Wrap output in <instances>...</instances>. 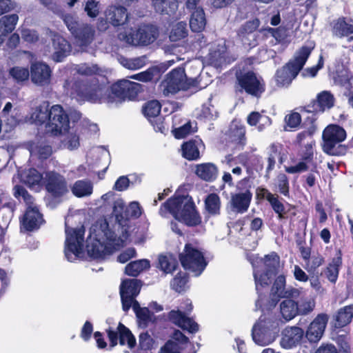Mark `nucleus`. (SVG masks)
Returning <instances> with one entry per match:
<instances>
[{
    "mask_svg": "<svg viewBox=\"0 0 353 353\" xmlns=\"http://www.w3.org/2000/svg\"><path fill=\"white\" fill-rule=\"evenodd\" d=\"M96 73L94 67L79 66L76 73L65 80L64 90L78 101L99 103L111 101L110 97H105V87L99 83L97 78L92 77Z\"/></svg>",
    "mask_w": 353,
    "mask_h": 353,
    "instance_id": "obj_1",
    "label": "nucleus"
},
{
    "mask_svg": "<svg viewBox=\"0 0 353 353\" xmlns=\"http://www.w3.org/2000/svg\"><path fill=\"white\" fill-rule=\"evenodd\" d=\"M32 117L37 124H44L46 132L51 135H60L70 129L68 114L61 105L50 107L49 101H44L36 108Z\"/></svg>",
    "mask_w": 353,
    "mask_h": 353,
    "instance_id": "obj_2",
    "label": "nucleus"
},
{
    "mask_svg": "<svg viewBox=\"0 0 353 353\" xmlns=\"http://www.w3.org/2000/svg\"><path fill=\"white\" fill-rule=\"evenodd\" d=\"M164 208L178 221L188 227L199 225L202 221L192 196L175 193L164 202Z\"/></svg>",
    "mask_w": 353,
    "mask_h": 353,
    "instance_id": "obj_3",
    "label": "nucleus"
},
{
    "mask_svg": "<svg viewBox=\"0 0 353 353\" xmlns=\"http://www.w3.org/2000/svg\"><path fill=\"white\" fill-rule=\"evenodd\" d=\"M347 137L345 129L337 124L327 125L322 133V150L330 156H343L347 151V147L341 143Z\"/></svg>",
    "mask_w": 353,
    "mask_h": 353,
    "instance_id": "obj_4",
    "label": "nucleus"
},
{
    "mask_svg": "<svg viewBox=\"0 0 353 353\" xmlns=\"http://www.w3.org/2000/svg\"><path fill=\"white\" fill-rule=\"evenodd\" d=\"M278 319L272 314H263L259 323L254 324L252 330V336L254 343L261 346L268 345L279 336Z\"/></svg>",
    "mask_w": 353,
    "mask_h": 353,
    "instance_id": "obj_5",
    "label": "nucleus"
},
{
    "mask_svg": "<svg viewBox=\"0 0 353 353\" xmlns=\"http://www.w3.org/2000/svg\"><path fill=\"white\" fill-rule=\"evenodd\" d=\"M198 81L194 78H188L183 68H176L170 71L161 82L163 92L174 94L181 90L186 91L196 87Z\"/></svg>",
    "mask_w": 353,
    "mask_h": 353,
    "instance_id": "obj_6",
    "label": "nucleus"
},
{
    "mask_svg": "<svg viewBox=\"0 0 353 353\" xmlns=\"http://www.w3.org/2000/svg\"><path fill=\"white\" fill-rule=\"evenodd\" d=\"M179 259L183 268L194 273L195 276H199L208 264L204 254L190 243L185 244Z\"/></svg>",
    "mask_w": 353,
    "mask_h": 353,
    "instance_id": "obj_7",
    "label": "nucleus"
},
{
    "mask_svg": "<svg viewBox=\"0 0 353 353\" xmlns=\"http://www.w3.org/2000/svg\"><path fill=\"white\" fill-rule=\"evenodd\" d=\"M256 198L260 201H267L276 214L277 219L281 222H285L288 219L292 220L296 215L295 205L288 203V208H286L279 199V195L272 194L265 188L258 187L256 188Z\"/></svg>",
    "mask_w": 353,
    "mask_h": 353,
    "instance_id": "obj_8",
    "label": "nucleus"
},
{
    "mask_svg": "<svg viewBox=\"0 0 353 353\" xmlns=\"http://www.w3.org/2000/svg\"><path fill=\"white\" fill-rule=\"evenodd\" d=\"M236 87L239 92L254 97H260L265 91V84L261 78H259L252 70L239 71L236 73Z\"/></svg>",
    "mask_w": 353,
    "mask_h": 353,
    "instance_id": "obj_9",
    "label": "nucleus"
},
{
    "mask_svg": "<svg viewBox=\"0 0 353 353\" xmlns=\"http://www.w3.org/2000/svg\"><path fill=\"white\" fill-rule=\"evenodd\" d=\"M106 97H110L111 101L114 100L124 101L126 99L133 100L137 98L138 94L142 91V85L136 82L127 79H121L113 83L110 89H107Z\"/></svg>",
    "mask_w": 353,
    "mask_h": 353,
    "instance_id": "obj_10",
    "label": "nucleus"
},
{
    "mask_svg": "<svg viewBox=\"0 0 353 353\" xmlns=\"http://www.w3.org/2000/svg\"><path fill=\"white\" fill-rule=\"evenodd\" d=\"M85 228L65 229L64 253L68 261H72L83 252Z\"/></svg>",
    "mask_w": 353,
    "mask_h": 353,
    "instance_id": "obj_11",
    "label": "nucleus"
},
{
    "mask_svg": "<svg viewBox=\"0 0 353 353\" xmlns=\"http://www.w3.org/2000/svg\"><path fill=\"white\" fill-rule=\"evenodd\" d=\"M105 331L110 343V349L118 344L121 346L127 345L130 349H133L137 345L135 336L122 322H119L116 328L109 326Z\"/></svg>",
    "mask_w": 353,
    "mask_h": 353,
    "instance_id": "obj_12",
    "label": "nucleus"
},
{
    "mask_svg": "<svg viewBox=\"0 0 353 353\" xmlns=\"http://www.w3.org/2000/svg\"><path fill=\"white\" fill-rule=\"evenodd\" d=\"M301 291L293 287L286 288V279L283 274L279 275L274 280L271 288L268 309L274 307L282 298H299Z\"/></svg>",
    "mask_w": 353,
    "mask_h": 353,
    "instance_id": "obj_13",
    "label": "nucleus"
},
{
    "mask_svg": "<svg viewBox=\"0 0 353 353\" xmlns=\"http://www.w3.org/2000/svg\"><path fill=\"white\" fill-rule=\"evenodd\" d=\"M159 35V31L155 26L143 24L136 30L125 35L126 42L133 46H148L153 43Z\"/></svg>",
    "mask_w": 353,
    "mask_h": 353,
    "instance_id": "obj_14",
    "label": "nucleus"
},
{
    "mask_svg": "<svg viewBox=\"0 0 353 353\" xmlns=\"http://www.w3.org/2000/svg\"><path fill=\"white\" fill-rule=\"evenodd\" d=\"M43 183L46 192L53 199H59L69 192L65 176L54 171L46 173Z\"/></svg>",
    "mask_w": 353,
    "mask_h": 353,
    "instance_id": "obj_15",
    "label": "nucleus"
},
{
    "mask_svg": "<svg viewBox=\"0 0 353 353\" xmlns=\"http://www.w3.org/2000/svg\"><path fill=\"white\" fill-rule=\"evenodd\" d=\"M46 223L43 214L34 204L27 205L23 216L20 219V228L27 232L38 230Z\"/></svg>",
    "mask_w": 353,
    "mask_h": 353,
    "instance_id": "obj_16",
    "label": "nucleus"
},
{
    "mask_svg": "<svg viewBox=\"0 0 353 353\" xmlns=\"http://www.w3.org/2000/svg\"><path fill=\"white\" fill-rule=\"evenodd\" d=\"M335 98L330 91L323 90L318 93L316 99L301 108V110L313 114L323 113L334 106Z\"/></svg>",
    "mask_w": 353,
    "mask_h": 353,
    "instance_id": "obj_17",
    "label": "nucleus"
},
{
    "mask_svg": "<svg viewBox=\"0 0 353 353\" xmlns=\"http://www.w3.org/2000/svg\"><path fill=\"white\" fill-rule=\"evenodd\" d=\"M52 70L46 63L34 62L30 66L32 82L38 86H46L50 83Z\"/></svg>",
    "mask_w": 353,
    "mask_h": 353,
    "instance_id": "obj_18",
    "label": "nucleus"
},
{
    "mask_svg": "<svg viewBox=\"0 0 353 353\" xmlns=\"http://www.w3.org/2000/svg\"><path fill=\"white\" fill-rule=\"evenodd\" d=\"M328 319L327 314L321 313L310 323L305 332V337L310 343H316L321 339Z\"/></svg>",
    "mask_w": 353,
    "mask_h": 353,
    "instance_id": "obj_19",
    "label": "nucleus"
},
{
    "mask_svg": "<svg viewBox=\"0 0 353 353\" xmlns=\"http://www.w3.org/2000/svg\"><path fill=\"white\" fill-rule=\"evenodd\" d=\"M314 141H312L305 145L301 154V161L295 165L286 167L285 171L289 174L301 173L307 171L309 169L307 163H312L314 160Z\"/></svg>",
    "mask_w": 353,
    "mask_h": 353,
    "instance_id": "obj_20",
    "label": "nucleus"
},
{
    "mask_svg": "<svg viewBox=\"0 0 353 353\" xmlns=\"http://www.w3.org/2000/svg\"><path fill=\"white\" fill-rule=\"evenodd\" d=\"M168 318L172 323L186 330L189 333L194 334L199 330V326L192 318L185 315L183 312L179 310H172L168 312Z\"/></svg>",
    "mask_w": 353,
    "mask_h": 353,
    "instance_id": "obj_21",
    "label": "nucleus"
},
{
    "mask_svg": "<svg viewBox=\"0 0 353 353\" xmlns=\"http://www.w3.org/2000/svg\"><path fill=\"white\" fill-rule=\"evenodd\" d=\"M252 199V192L246 189L244 192L231 193L229 204L233 212L243 214L248 211Z\"/></svg>",
    "mask_w": 353,
    "mask_h": 353,
    "instance_id": "obj_22",
    "label": "nucleus"
},
{
    "mask_svg": "<svg viewBox=\"0 0 353 353\" xmlns=\"http://www.w3.org/2000/svg\"><path fill=\"white\" fill-rule=\"evenodd\" d=\"M161 109V105L157 100H151L143 105L142 111L144 116L152 123L154 129L163 132V123L162 121H158L161 119L159 117Z\"/></svg>",
    "mask_w": 353,
    "mask_h": 353,
    "instance_id": "obj_23",
    "label": "nucleus"
},
{
    "mask_svg": "<svg viewBox=\"0 0 353 353\" xmlns=\"http://www.w3.org/2000/svg\"><path fill=\"white\" fill-rule=\"evenodd\" d=\"M299 72L292 63L288 61L275 72L274 79L276 85L279 88L288 87Z\"/></svg>",
    "mask_w": 353,
    "mask_h": 353,
    "instance_id": "obj_24",
    "label": "nucleus"
},
{
    "mask_svg": "<svg viewBox=\"0 0 353 353\" xmlns=\"http://www.w3.org/2000/svg\"><path fill=\"white\" fill-rule=\"evenodd\" d=\"M53 48L52 59L55 62H61L70 54L71 45L69 41L59 34H54L52 38Z\"/></svg>",
    "mask_w": 353,
    "mask_h": 353,
    "instance_id": "obj_25",
    "label": "nucleus"
},
{
    "mask_svg": "<svg viewBox=\"0 0 353 353\" xmlns=\"http://www.w3.org/2000/svg\"><path fill=\"white\" fill-rule=\"evenodd\" d=\"M304 336V330L296 326L288 327L283 332L282 343L288 347L296 346Z\"/></svg>",
    "mask_w": 353,
    "mask_h": 353,
    "instance_id": "obj_26",
    "label": "nucleus"
},
{
    "mask_svg": "<svg viewBox=\"0 0 353 353\" xmlns=\"http://www.w3.org/2000/svg\"><path fill=\"white\" fill-rule=\"evenodd\" d=\"M195 174L206 182L214 181L218 176V168L212 163H203L196 165Z\"/></svg>",
    "mask_w": 353,
    "mask_h": 353,
    "instance_id": "obj_27",
    "label": "nucleus"
},
{
    "mask_svg": "<svg viewBox=\"0 0 353 353\" xmlns=\"http://www.w3.org/2000/svg\"><path fill=\"white\" fill-rule=\"evenodd\" d=\"M72 36L81 43V46H88L94 39L95 30L88 23H81Z\"/></svg>",
    "mask_w": 353,
    "mask_h": 353,
    "instance_id": "obj_28",
    "label": "nucleus"
},
{
    "mask_svg": "<svg viewBox=\"0 0 353 353\" xmlns=\"http://www.w3.org/2000/svg\"><path fill=\"white\" fill-rule=\"evenodd\" d=\"M88 254L94 259H103L111 253V248L99 239H94L87 245Z\"/></svg>",
    "mask_w": 353,
    "mask_h": 353,
    "instance_id": "obj_29",
    "label": "nucleus"
},
{
    "mask_svg": "<svg viewBox=\"0 0 353 353\" xmlns=\"http://www.w3.org/2000/svg\"><path fill=\"white\" fill-rule=\"evenodd\" d=\"M18 20L17 14L4 15L0 18V46L3 43L4 37L15 29Z\"/></svg>",
    "mask_w": 353,
    "mask_h": 353,
    "instance_id": "obj_30",
    "label": "nucleus"
},
{
    "mask_svg": "<svg viewBox=\"0 0 353 353\" xmlns=\"http://www.w3.org/2000/svg\"><path fill=\"white\" fill-rule=\"evenodd\" d=\"M280 303V313L286 321H290L298 315L297 301L299 298H283Z\"/></svg>",
    "mask_w": 353,
    "mask_h": 353,
    "instance_id": "obj_31",
    "label": "nucleus"
},
{
    "mask_svg": "<svg viewBox=\"0 0 353 353\" xmlns=\"http://www.w3.org/2000/svg\"><path fill=\"white\" fill-rule=\"evenodd\" d=\"M107 19L114 27L125 24L128 19L127 9L123 6H114L110 9L106 15Z\"/></svg>",
    "mask_w": 353,
    "mask_h": 353,
    "instance_id": "obj_32",
    "label": "nucleus"
},
{
    "mask_svg": "<svg viewBox=\"0 0 353 353\" xmlns=\"http://www.w3.org/2000/svg\"><path fill=\"white\" fill-rule=\"evenodd\" d=\"M157 12L167 14L170 17L174 15L179 8L177 0H151Z\"/></svg>",
    "mask_w": 353,
    "mask_h": 353,
    "instance_id": "obj_33",
    "label": "nucleus"
},
{
    "mask_svg": "<svg viewBox=\"0 0 353 353\" xmlns=\"http://www.w3.org/2000/svg\"><path fill=\"white\" fill-rule=\"evenodd\" d=\"M259 26L260 20L258 18L245 21L237 30L238 37L243 43L246 44L249 37L253 34ZM248 44L251 45L250 43H248Z\"/></svg>",
    "mask_w": 353,
    "mask_h": 353,
    "instance_id": "obj_34",
    "label": "nucleus"
},
{
    "mask_svg": "<svg viewBox=\"0 0 353 353\" xmlns=\"http://www.w3.org/2000/svg\"><path fill=\"white\" fill-rule=\"evenodd\" d=\"M342 265L341 252L339 251L336 256L332 258L324 270L325 277L332 283H335L339 277L340 268Z\"/></svg>",
    "mask_w": 353,
    "mask_h": 353,
    "instance_id": "obj_35",
    "label": "nucleus"
},
{
    "mask_svg": "<svg viewBox=\"0 0 353 353\" xmlns=\"http://www.w3.org/2000/svg\"><path fill=\"white\" fill-rule=\"evenodd\" d=\"M353 318V304L346 305L338 310L334 315V326L336 328H342L349 324Z\"/></svg>",
    "mask_w": 353,
    "mask_h": 353,
    "instance_id": "obj_36",
    "label": "nucleus"
},
{
    "mask_svg": "<svg viewBox=\"0 0 353 353\" xmlns=\"http://www.w3.org/2000/svg\"><path fill=\"white\" fill-rule=\"evenodd\" d=\"M181 155L188 161H197L201 158L200 151L197 141L190 139L181 145Z\"/></svg>",
    "mask_w": 353,
    "mask_h": 353,
    "instance_id": "obj_37",
    "label": "nucleus"
},
{
    "mask_svg": "<svg viewBox=\"0 0 353 353\" xmlns=\"http://www.w3.org/2000/svg\"><path fill=\"white\" fill-rule=\"evenodd\" d=\"M207 20L203 8L192 11L190 18V28L192 32H203Z\"/></svg>",
    "mask_w": 353,
    "mask_h": 353,
    "instance_id": "obj_38",
    "label": "nucleus"
},
{
    "mask_svg": "<svg viewBox=\"0 0 353 353\" xmlns=\"http://www.w3.org/2000/svg\"><path fill=\"white\" fill-rule=\"evenodd\" d=\"M314 46V42H311L310 46H303L298 50L294 60H290L289 62H292L298 71H301L303 68Z\"/></svg>",
    "mask_w": 353,
    "mask_h": 353,
    "instance_id": "obj_39",
    "label": "nucleus"
},
{
    "mask_svg": "<svg viewBox=\"0 0 353 353\" xmlns=\"http://www.w3.org/2000/svg\"><path fill=\"white\" fill-rule=\"evenodd\" d=\"M332 31L339 37H347L353 34V24L347 23L345 17H341L334 22Z\"/></svg>",
    "mask_w": 353,
    "mask_h": 353,
    "instance_id": "obj_40",
    "label": "nucleus"
},
{
    "mask_svg": "<svg viewBox=\"0 0 353 353\" xmlns=\"http://www.w3.org/2000/svg\"><path fill=\"white\" fill-rule=\"evenodd\" d=\"M113 214L118 223L123 226L127 225L128 222L132 219L128 210V206L122 201L114 203Z\"/></svg>",
    "mask_w": 353,
    "mask_h": 353,
    "instance_id": "obj_41",
    "label": "nucleus"
},
{
    "mask_svg": "<svg viewBox=\"0 0 353 353\" xmlns=\"http://www.w3.org/2000/svg\"><path fill=\"white\" fill-rule=\"evenodd\" d=\"M150 261L148 259H140L131 261L125 268V273L130 276L136 277L142 271L150 268Z\"/></svg>",
    "mask_w": 353,
    "mask_h": 353,
    "instance_id": "obj_42",
    "label": "nucleus"
},
{
    "mask_svg": "<svg viewBox=\"0 0 353 353\" xmlns=\"http://www.w3.org/2000/svg\"><path fill=\"white\" fill-rule=\"evenodd\" d=\"M205 208L211 216H217L221 213V199L216 193L209 194L205 201Z\"/></svg>",
    "mask_w": 353,
    "mask_h": 353,
    "instance_id": "obj_43",
    "label": "nucleus"
},
{
    "mask_svg": "<svg viewBox=\"0 0 353 353\" xmlns=\"http://www.w3.org/2000/svg\"><path fill=\"white\" fill-rule=\"evenodd\" d=\"M92 185L90 181L78 180L72 185L71 190L72 194L78 198L90 195L92 193Z\"/></svg>",
    "mask_w": 353,
    "mask_h": 353,
    "instance_id": "obj_44",
    "label": "nucleus"
},
{
    "mask_svg": "<svg viewBox=\"0 0 353 353\" xmlns=\"http://www.w3.org/2000/svg\"><path fill=\"white\" fill-rule=\"evenodd\" d=\"M263 264L265 266L264 271L276 275L279 268L280 257L276 252H272L270 254L265 255Z\"/></svg>",
    "mask_w": 353,
    "mask_h": 353,
    "instance_id": "obj_45",
    "label": "nucleus"
},
{
    "mask_svg": "<svg viewBox=\"0 0 353 353\" xmlns=\"http://www.w3.org/2000/svg\"><path fill=\"white\" fill-rule=\"evenodd\" d=\"M141 282L136 279H127L122 281L120 290H123L124 294L137 296L141 290Z\"/></svg>",
    "mask_w": 353,
    "mask_h": 353,
    "instance_id": "obj_46",
    "label": "nucleus"
},
{
    "mask_svg": "<svg viewBox=\"0 0 353 353\" xmlns=\"http://www.w3.org/2000/svg\"><path fill=\"white\" fill-rule=\"evenodd\" d=\"M187 23L179 21L172 26L169 38L171 41H179L188 36Z\"/></svg>",
    "mask_w": 353,
    "mask_h": 353,
    "instance_id": "obj_47",
    "label": "nucleus"
},
{
    "mask_svg": "<svg viewBox=\"0 0 353 353\" xmlns=\"http://www.w3.org/2000/svg\"><path fill=\"white\" fill-rule=\"evenodd\" d=\"M301 294H302L301 292ZM297 301L298 315H305L313 311L315 307V301L311 298L300 294Z\"/></svg>",
    "mask_w": 353,
    "mask_h": 353,
    "instance_id": "obj_48",
    "label": "nucleus"
},
{
    "mask_svg": "<svg viewBox=\"0 0 353 353\" xmlns=\"http://www.w3.org/2000/svg\"><path fill=\"white\" fill-rule=\"evenodd\" d=\"M240 159L244 161L256 172H261L263 169L262 157L257 154H242L239 155Z\"/></svg>",
    "mask_w": 353,
    "mask_h": 353,
    "instance_id": "obj_49",
    "label": "nucleus"
},
{
    "mask_svg": "<svg viewBox=\"0 0 353 353\" xmlns=\"http://www.w3.org/2000/svg\"><path fill=\"white\" fill-rule=\"evenodd\" d=\"M42 180V174L35 168H30L25 172L23 176L22 181L29 188H33L39 185Z\"/></svg>",
    "mask_w": 353,
    "mask_h": 353,
    "instance_id": "obj_50",
    "label": "nucleus"
},
{
    "mask_svg": "<svg viewBox=\"0 0 353 353\" xmlns=\"http://www.w3.org/2000/svg\"><path fill=\"white\" fill-rule=\"evenodd\" d=\"M284 121L285 130H294L300 127L302 118L299 112H292L285 117Z\"/></svg>",
    "mask_w": 353,
    "mask_h": 353,
    "instance_id": "obj_51",
    "label": "nucleus"
},
{
    "mask_svg": "<svg viewBox=\"0 0 353 353\" xmlns=\"http://www.w3.org/2000/svg\"><path fill=\"white\" fill-rule=\"evenodd\" d=\"M13 195L17 199L21 197L27 205L34 204V198L21 185H15L14 186Z\"/></svg>",
    "mask_w": 353,
    "mask_h": 353,
    "instance_id": "obj_52",
    "label": "nucleus"
},
{
    "mask_svg": "<svg viewBox=\"0 0 353 353\" xmlns=\"http://www.w3.org/2000/svg\"><path fill=\"white\" fill-rule=\"evenodd\" d=\"M176 261L167 256L161 255L159 257V268L165 273H171L176 270Z\"/></svg>",
    "mask_w": 353,
    "mask_h": 353,
    "instance_id": "obj_53",
    "label": "nucleus"
},
{
    "mask_svg": "<svg viewBox=\"0 0 353 353\" xmlns=\"http://www.w3.org/2000/svg\"><path fill=\"white\" fill-rule=\"evenodd\" d=\"M276 186L281 194L288 198L290 197L289 179L285 174L281 173L277 176Z\"/></svg>",
    "mask_w": 353,
    "mask_h": 353,
    "instance_id": "obj_54",
    "label": "nucleus"
},
{
    "mask_svg": "<svg viewBox=\"0 0 353 353\" xmlns=\"http://www.w3.org/2000/svg\"><path fill=\"white\" fill-rule=\"evenodd\" d=\"M245 128L243 125H234L231 128V133L234 137H236L235 141L242 146H244L246 143L245 138Z\"/></svg>",
    "mask_w": 353,
    "mask_h": 353,
    "instance_id": "obj_55",
    "label": "nucleus"
},
{
    "mask_svg": "<svg viewBox=\"0 0 353 353\" xmlns=\"http://www.w3.org/2000/svg\"><path fill=\"white\" fill-rule=\"evenodd\" d=\"M283 145L281 143H273L270 145L268 157H277L279 163L283 164L285 159V154L283 152Z\"/></svg>",
    "mask_w": 353,
    "mask_h": 353,
    "instance_id": "obj_56",
    "label": "nucleus"
},
{
    "mask_svg": "<svg viewBox=\"0 0 353 353\" xmlns=\"http://www.w3.org/2000/svg\"><path fill=\"white\" fill-rule=\"evenodd\" d=\"M275 274H274L268 273V272L264 271L259 276L258 274L256 272H254V278L256 284V290L257 291L259 290V285L262 288L265 286H268L271 283L272 277Z\"/></svg>",
    "mask_w": 353,
    "mask_h": 353,
    "instance_id": "obj_57",
    "label": "nucleus"
},
{
    "mask_svg": "<svg viewBox=\"0 0 353 353\" xmlns=\"http://www.w3.org/2000/svg\"><path fill=\"white\" fill-rule=\"evenodd\" d=\"M62 19L72 34L79 28L82 23H79L74 15L67 13L62 14Z\"/></svg>",
    "mask_w": 353,
    "mask_h": 353,
    "instance_id": "obj_58",
    "label": "nucleus"
},
{
    "mask_svg": "<svg viewBox=\"0 0 353 353\" xmlns=\"http://www.w3.org/2000/svg\"><path fill=\"white\" fill-rule=\"evenodd\" d=\"M10 74L17 81H24L30 76V70L25 68L13 67L10 69Z\"/></svg>",
    "mask_w": 353,
    "mask_h": 353,
    "instance_id": "obj_59",
    "label": "nucleus"
},
{
    "mask_svg": "<svg viewBox=\"0 0 353 353\" xmlns=\"http://www.w3.org/2000/svg\"><path fill=\"white\" fill-rule=\"evenodd\" d=\"M154 344V340L148 332H142L139 336V348L144 351L150 350Z\"/></svg>",
    "mask_w": 353,
    "mask_h": 353,
    "instance_id": "obj_60",
    "label": "nucleus"
},
{
    "mask_svg": "<svg viewBox=\"0 0 353 353\" xmlns=\"http://www.w3.org/2000/svg\"><path fill=\"white\" fill-rule=\"evenodd\" d=\"M151 312L148 307L140 309L136 314L139 324L146 327L151 321Z\"/></svg>",
    "mask_w": 353,
    "mask_h": 353,
    "instance_id": "obj_61",
    "label": "nucleus"
},
{
    "mask_svg": "<svg viewBox=\"0 0 353 353\" xmlns=\"http://www.w3.org/2000/svg\"><path fill=\"white\" fill-rule=\"evenodd\" d=\"M324 258L322 255L317 253L313 254L307 261L306 265L309 272H314L319 267L324 263Z\"/></svg>",
    "mask_w": 353,
    "mask_h": 353,
    "instance_id": "obj_62",
    "label": "nucleus"
},
{
    "mask_svg": "<svg viewBox=\"0 0 353 353\" xmlns=\"http://www.w3.org/2000/svg\"><path fill=\"white\" fill-rule=\"evenodd\" d=\"M173 134L176 139H181L186 137L188 134L192 132L191 122L189 121L183 125L174 128Z\"/></svg>",
    "mask_w": 353,
    "mask_h": 353,
    "instance_id": "obj_63",
    "label": "nucleus"
},
{
    "mask_svg": "<svg viewBox=\"0 0 353 353\" xmlns=\"http://www.w3.org/2000/svg\"><path fill=\"white\" fill-rule=\"evenodd\" d=\"M99 3L95 0H88L85 3L84 10L90 18H95L99 13Z\"/></svg>",
    "mask_w": 353,
    "mask_h": 353,
    "instance_id": "obj_64",
    "label": "nucleus"
}]
</instances>
